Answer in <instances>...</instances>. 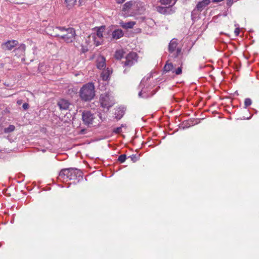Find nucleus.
<instances>
[{
	"label": "nucleus",
	"mask_w": 259,
	"mask_h": 259,
	"mask_svg": "<svg viewBox=\"0 0 259 259\" xmlns=\"http://www.w3.org/2000/svg\"><path fill=\"white\" fill-rule=\"evenodd\" d=\"M57 179L58 181L62 182H66L69 180H76L77 183H78L83 179V174L77 168H64L60 171Z\"/></svg>",
	"instance_id": "nucleus-1"
},
{
	"label": "nucleus",
	"mask_w": 259,
	"mask_h": 259,
	"mask_svg": "<svg viewBox=\"0 0 259 259\" xmlns=\"http://www.w3.org/2000/svg\"><path fill=\"white\" fill-rule=\"evenodd\" d=\"M151 75L144 77L141 80L139 85V88L141 91L138 94L140 98H148L153 96L156 91L152 90L154 84L151 82Z\"/></svg>",
	"instance_id": "nucleus-2"
},
{
	"label": "nucleus",
	"mask_w": 259,
	"mask_h": 259,
	"mask_svg": "<svg viewBox=\"0 0 259 259\" xmlns=\"http://www.w3.org/2000/svg\"><path fill=\"white\" fill-rule=\"evenodd\" d=\"M79 96L83 102L92 100L95 96V88L93 82H88L84 84L79 90Z\"/></svg>",
	"instance_id": "nucleus-3"
},
{
	"label": "nucleus",
	"mask_w": 259,
	"mask_h": 259,
	"mask_svg": "<svg viewBox=\"0 0 259 259\" xmlns=\"http://www.w3.org/2000/svg\"><path fill=\"white\" fill-rule=\"evenodd\" d=\"M54 31H55V29H54ZM66 32L67 33L62 35H60L54 32V33L52 34L51 35L54 37H59L63 39L66 43L72 42L75 39L76 35L74 28L72 27L67 28Z\"/></svg>",
	"instance_id": "nucleus-4"
},
{
	"label": "nucleus",
	"mask_w": 259,
	"mask_h": 259,
	"mask_svg": "<svg viewBox=\"0 0 259 259\" xmlns=\"http://www.w3.org/2000/svg\"><path fill=\"white\" fill-rule=\"evenodd\" d=\"M100 102L101 106L107 109H109V108L114 104L113 97L109 93H105L101 94L100 97Z\"/></svg>",
	"instance_id": "nucleus-5"
},
{
	"label": "nucleus",
	"mask_w": 259,
	"mask_h": 259,
	"mask_svg": "<svg viewBox=\"0 0 259 259\" xmlns=\"http://www.w3.org/2000/svg\"><path fill=\"white\" fill-rule=\"evenodd\" d=\"M94 119V114L90 111H84L82 113V119L85 125L90 126L93 124Z\"/></svg>",
	"instance_id": "nucleus-6"
},
{
	"label": "nucleus",
	"mask_w": 259,
	"mask_h": 259,
	"mask_svg": "<svg viewBox=\"0 0 259 259\" xmlns=\"http://www.w3.org/2000/svg\"><path fill=\"white\" fill-rule=\"evenodd\" d=\"M138 55L135 52H131L128 53L126 57L124 63V66L131 67L137 62Z\"/></svg>",
	"instance_id": "nucleus-7"
},
{
	"label": "nucleus",
	"mask_w": 259,
	"mask_h": 259,
	"mask_svg": "<svg viewBox=\"0 0 259 259\" xmlns=\"http://www.w3.org/2000/svg\"><path fill=\"white\" fill-rule=\"evenodd\" d=\"M133 4L134 3L132 1L127 2L124 4L122 12L125 17L132 16L134 15Z\"/></svg>",
	"instance_id": "nucleus-8"
},
{
	"label": "nucleus",
	"mask_w": 259,
	"mask_h": 259,
	"mask_svg": "<svg viewBox=\"0 0 259 259\" xmlns=\"http://www.w3.org/2000/svg\"><path fill=\"white\" fill-rule=\"evenodd\" d=\"M18 44V42L16 40H8L2 44V48L4 50L11 51L14 48L16 47Z\"/></svg>",
	"instance_id": "nucleus-9"
},
{
	"label": "nucleus",
	"mask_w": 259,
	"mask_h": 259,
	"mask_svg": "<svg viewBox=\"0 0 259 259\" xmlns=\"http://www.w3.org/2000/svg\"><path fill=\"white\" fill-rule=\"evenodd\" d=\"M96 66L99 69H104L106 67V59L103 56H99L96 61Z\"/></svg>",
	"instance_id": "nucleus-10"
},
{
	"label": "nucleus",
	"mask_w": 259,
	"mask_h": 259,
	"mask_svg": "<svg viewBox=\"0 0 259 259\" xmlns=\"http://www.w3.org/2000/svg\"><path fill=\"white\" fill-rule=\"evenodd\" d=\"M156 9L157 12L159 13L164 14V15H167V14H170L174 12V11L172 10V7H157Z\"/></svg>",
	"instance_id": "nucleus-11"
},
{
	"label": "nucleus",
	"mask_w": 259,
	"mask_h": 259,
	"mask_svg": "<svg viewBox=\"0 0 259 259\" xmlns=\"http://www.w3.org/2000/svg\"><path fill=\"white\" fill-rule=\"evenodd\" d=\"M124 35V32L121 29H116L112 32V40H117Z\"/></svg>",
	"instance_id": "nucleus-12"
},
{
	"label": "nucleus",
	"mask_w": 259,
	"mask_h": 259,
	"mask_svg": "<svg viewBox=\"0 0 259 259\" xmlns=\"http://www.w3.org/2000/svg\"><path fill=\"white\" fill-rule=\"evenodd\" d=\"M170 56L174 59H181L183 53L181 48H178L176 50L169 52Z\"/></svg>",
	"instance_id": "nucleus-13"
},
{
	"label": "nucleus",
	"mask_w": 259,
	"mask_h": 259,
	"mask_svg": "<svg viewBox=\"0 0 259 259\" xmlns=\"http://www.w3.org/2000/svg\"><path fill=\"white\" fill-rule=\"evenodd\" d=\"M210 0H203L198 3L196 8L199 11V12H201L207 6L210 4Z\"/></svg>",
	"instance_id": "nucleus-14"
},
{
	"label": "nucleus",
	"mask_w": 259,
	"mask_h": 259,
	"mask_svg": "<svg viewBox=\"0 0 259 259\" xmlns=\"http://www.w3.org/2000/svg\"><path fill=\"white\" fill-rule=\"evenodd\" d=\"M58 105L61 110H67L70 106L69 102L65 99H61L58 102Z\"/></svg>",
	"instance_id": "nucleus-15"
},
{
	"label": "nucleus",
	"mask_w": 259,
	"mask_h": 259,
	"mask_svg": "<svg viewBox=\"0 0 259 259\" xmlns=\"http://www.w3.org/2000/svg\"><path fill=\"white\" fill-rule=\"evenodd\" d=\"M120 26L125 29L133 28L134 25L136 24V22L134 21H129L127 22H124L121 21L119 23Z\"/></svg>",
	"instance_id": "nucleus-16"
},
{
	"label": "nucleus",
	"mask_w": 259,
	"mask_h": 259,
	"mask_svg": "<svg viewBox=\"0 0 259 259\" xmlns=\"http://www.w3.org/2000/svg\"><path fill=\"white\" fill-rule=\"evenodd\" d=\"M124 114L123 107H119L115 111V118L118 120L120 119Z\"/></svg>",
	"instance_id": "nucleus-17"
},
{
	"label": "nucleus",
	"mask_w": 259,
	"mask_h": 259,
	"mask_svg": "<svg viewBox=\"0 0 259 259\" xmlns=\"http://www.w3.org/2000/svg\"><path fill=\"white\" fill-rule=\"evenodd\" d=\"M26 49V46L24 44H21L18 48L15 49L14 52L16 55L21 56L23 55Z\"/></svg>",
	"instance_id": "nucleus-18"
},
{
	"label": "nucleus",
	"mask_w": 259,
	"mask_h": 259,
	"mask_svg": "<svg viewBox=\"0 0 259 259\" xmlns=\"http://www.w3.org/2000/svg\"><path fill=\"white\" fill-rule=\"evenodd\" d=\"M178 42L177 39L175 38H173L170 41L168 45V52H170L171 51L176 50V49L178 48L177 47Z\"/></svg>",
	"instance_id": "nucleus-19"
},
{
	"label": "nucleus",
	"mask_w": 259,
	"mask_h": 259,
	"mask_svg": "<svg viewBox=\"0 0 259 259\" xmlns=\"http://www.w3.org/2000/svg\"><path fill=\"white\" fill-rule=\"evenodd\" d=\"M111 72L112 71H110L109 68H107L106 69H104V70L101 73V77H102L103 80L106 81L108 80Z\"/></svg>",
	"instance_id": "nucleus-20"
},
{
	"label": "nucleus",
	"mask_w": 259,
	"mask_h": 259,
	"mask_svg": "<svg viewBox=\"0 0 259 259\" xmlns=\"http://www.w3.org/2000/svg\"><path fill=\"white\" fill-rule=\"evenodd\" d=\"M105 29V26H102L100 27L97 28V31L96 35L99 38H102L103 37V34Z\"/></svg>",
	"instance_id": "nucleus-21"
},
{
	"label": "nucleus",
	"mask_w": 259,
	"mask_h": 259,
	"mask_svg": "<svg viewBox=\"0 0 259 259\" xmlns=\"http://www.w3.org/2000/svg\"><path fill=\"white\" fill-rule=\"evenodd\" d=\"M76 2V0H65V5L66 8L70 9L73 7Z\"/></svg>",
	"instance_id": "nucleus-22"
},
{
	"label": "nucleus",
	"mask_w": 259,
	"mask_h": 259,
	"mask_svg": "<svg viewBox=\"0 0 259 259\" xmlns=\"http://www.w3.org/2000/svg\"><path fill=\"white\" fill-rule=\"evenodd\" d=\"M174 67L171 63H166L164 66V71L165 72L171 71L172 72Z\"/></svg>",
	"instance_id": "nucleus-23"
},
{
	"label": "nucleus",
	"mask_w": 259,
	"mask_h": 259,
	"mask_svg": "<svg viewBox=\"0 0 259 259\" xmlns=\"http://www.w3.org/2000/svg\"><path fill=\"white\" fill-rule=\"evenodd\" d=\"M195 123H193V121L192 120H186L183 122V128L184 129L185 128L189 127L193 125Z\"/></svg>",
	"instance_id": "nucleus-24"
},
{
	"label": "nucleus",
	"mask_w": 259,
	"mask_h": 259,
	"mask_svg": "<svg viewBox=\"0 0 259 259\" xmlns=\"http://www.w3.org/2000/svg\"><path fill=\"white\" fill-rule=\"evenodd\" d=\"M160 3L161 5L167 6L168 7H171L173 6L175 2L172 3V0H160Z\"/></svg>",
	"instance_id": "nucleus-25"
},
{
	"label": "nucleus",
	"mask_w": 259,
	"mask_h": 259,
	"mask_svg": "<svg viewBox=\"0 0 259 259\" xmlns=\"http://www.w3.org/2000/svg\"><path fill=\"white\" fill-rule=\"evenodd\" d=\"M123 57V52L122 50L116 51L115 54L116 59L119 60Z\"/></svg>",
	"instance_id": "nucleus-26"
},
{
	"label": "nucleus",
	"mask_w": 259,
	"mask_h": 259,
	"mask_svg": "<svg viewBox=\"0 0 259 259\" xmlns=\"http://www.w3.org/2000/svg\"><path fill=\"white\" fill-rule=\"evenodd\" d=\"M182 67L180 66L178 67L177 68H176L175 67H174V69L172 71V73H175L176 75H180L182 74Z\"/></svg>",
	"instance_id": "nucleus-27"
},
{
	"label": "nucleus",
	"mask_w": 259,
	"mask_h": 259,
	"mask_svg": "<svg viewBox=\"0 0 259 259\" xmlns=\"http://www.w3.org/2000/svg\"><path fill=\"white\" fill-rule=\"evenodd\" d=\"M15 127L13 125H10L8 127L5 128L4 132L5 133H9L13 132L15 130Z\"/></svg>",
	"instance_id": "nucleus-28"
},
{
	"label": "nucleus",
	"mask_w": 259,
	"mask_h": 259,
	"mask_svg": "<svg viewBox=\"0 0 259 259\" xmlns=\"http://www.w3.org/2000/svg\"><path fill=\"white\" fill-rule=\"evenodd\" d=\"M252 101L250 98H246L244 101V107L246 108L248 106L251 105Z\"/></svg>",
	"instance_id": "nucleus-29"
},
{
	"label": "nucleus",
	"mask_w": 259,
	"mask_h": 259,
	"mask_svg": "<svg viewBox=\"0 0 259 259\" xmlns=\"http://www.w3.org/2000/svg\"><path fill=\"white\" fill-rule=\"evenodd\" d=\"M126 159V156L125 154H121L120 156H119L118 158V160L119 161H120L121 163L124 162Z\"/></svg>",
	"instance_id": "nucleus-30"
},
{
	"label": "nucleus",
	"mask_w": 259,
	"mask_h": 259,
	"mask_svg": "<svg viewBox=\"0 0 259 259\" xmlns=\"http://www.w3.org/2000/svg\"><path fill=\"white\" fill-rule=\"evenodd\" d=\"M130 157L131 158V160L134 162H135L137 161L139 159V156L137 155L136 154H133L131 156H130Z\"/></svg>",
	"instance_id": "nucleus-31"
},
{
	"label": "nucleus",
	"mask_w": 259,
	"mask_h": 259,
	"mask_svg": "<svg viewBox=\"0 0 259 259\" xmlns=\"http://www.w3.org/2000/svg\"><path fill=\"white\" fill-rule=\"evenodd\" d=\"M122 125L121 126L117 127L113 130V132L115 134H119L122 131Z\"/></svg>",
	"instance_id": "nucleus-32"
},
{
	"label": "nucleus",
	"mask_w": 259,
	"mask_h": 259,
	"mask_svg": "<svg viewBox=\"0 0 259 259\" xmlns=\"http://www.w3.org/2000/svg\"><path fill=\"white\" fill-rule=\"evenodd\" d=\"M199 11L197 9V8L195 7V8L192 11L191 13L192 17H195L199 13H200Z\"/></svg>",
	"instance_id": "nucleus-33"
},
{
	"label": "nucleus",
	"mask_w": 259,
	"mask_h": 259,
	"mask_svg": "<svg viewBox=\"0 0 259 259\" xmlns=\"http://www.w3.org/2000/svg\"><path fill=\"white\" fill-rule=\"evenodd\" d=\"M55 29H58L62 32L66 31V29H67V28H66L65 27H62V26H57L55 27Z\"/></svg>",
	"instance_id": "nucleus-34"
},
{
	"label": "nucleus",
	"mask_w": 259,
	"mask_h": 259,
	"mask_svg": "<svg viewBox=\"0 0 259 259\" xmlns=\"http://www.w3.org/2000/svg\"><path fill=\"white\" fill-rule=\"evenodd\" d=\"M29 107V105L28 103H24L22 105V107H23V109L25 110H26L27 109H28Z\"/></svg>",
	"instance_id": "nucleus-35"
},
{
	"label": "nucleus",
	"mask_w": 259,
	"mask_h": 259,
	"mask_svg": "<svg viewBox=\"0 0 259 259\" xmlns=\"http://www.w3.org/2000/svg\"><path fill=\"white\" fill-rule=\"evenodd\" d=\"M240 33V28H236L234 30V34L236 36H237L239 35Z\"/></svg>",
	"instance_id": "nucleus-36"
},
{
	"label": "nucleus",
	"mask_w": 259,
	"mask_h": 259,
	"mask_svg": "<svg viewBox=\"0 0 259 259\" xmlns=\"http://www.w3.org/2000/svg\"><path fill=\"white\" fill-rule=\"evenodd\" d=\"M233 3V0H227V5L230 7Z\"/></svg>",
	"instance_id": "nucleus-37"
},
{
	"label": "nucleus",
	"mask_w": 259,
	"mask_h": 259,
	"mask_svg": "<svg viewBox=\"0 0 259 259\" xmlns=\"http://www.w3.org/2000/svg\"><path fill=\"white\" fill-rule=\"evenodd\" d=\"M95 44L96 45V46H98L99 45H101V43L100 41H96V40H95Z\"/></svg>",
	"instance_id": "nucleus-38"
},
{
	"label": "nucleus",
	"mask_w": 259,
	"mask_h": 259,
	"mask_svg": "<svg viewBox=\"0 0 259 259\" xmlns=\"http://www.w3.org/2000/svg\"><path fill=\"white\" fill-rule=\"evenodd\" d=\"M125 0H116V2L118 4H122L123 3Z\"/></svg>",
	"instance_id": "nucleus-39"
},
{
	"label": "nucleus",
	"mask_w": 259,
	"mask_h": 259,
	"mask_svg": "<svg viewBox=\"0 0 259 259\" xmlns=\"http://www.w3.org/2000/svg\"><path fill=\"white\" fill-rule=\"evenodd\" d=\"M17 103L18 105H20L22 103V100H18L17 102Z\"/></svg>",
	"instance_id": "nucleus-40"
},
{
	"label": "nucleus",
	"mask_w": 259,
	"mask_h": 259,
	"mask_svg": "<svg viewBox=\"0 0 259 259\" xmlns=\"http://www.w3.org/2000/svg\"><path fill=\"white\" fill-rule=\"evenodd\" d=\"M234 26H235V27L236 28H239V24H237V23H235V24H234Z\"/></svg>",
	"instance_id": "nucleus-41"
},
{
	"label": "nucleus",
	"mask_w": 259,
	"mask_h": 259,
	"mask_svg": "<svg viewBox=\"0 0 259 259\" xmlns=\"http://www.w3.org/2000/svg\"><path fill=\"white\" fill-rule=\"evenodd\" d=\"M251 117V116H249V117H247V118H244L243 119H250Z\"/></svg>",
	"instance_id": "nucleus-42"
},
{
	"label": "nucleus",
	"mask_w": 259,
	"mask_h": 259,
	"mask_svg": "<svg viewBox=\"0 0 259 259\" xmlns=\"http://www.w3.org/2000/svg\"><path fill=\"white\" fill-rule=\"evenodd\" d=\"M83 53H84L85 52V51L84 50V49H83L82 51Z\"/></svg>",
	"instance_id": "nucleus-43"
},
{
	"label": "nucleus",
	"mask_w": 259,
	"mask_h": 259,
	"mask_svg": "<svg viewBox=\"0 0 259 259\" xmlns=\"http://www.w3.org/2000/svg\"><path fill=\"white\" fill-rule=\"evenodd\" d=\"M71 183H70L69 185L67 186V188H69Z\"/></svg>",
	"instance_id": "nucleus-44"
},
{
	"label": "nucleus",
	"mask_w": 259,
	"mask_h": 259,
	"mask_svg": "<svg viewBox=\"0 0 259 259\" xmlns=\"http://www.w3.org/2000/svg\"><path fill=\"white\" fill-rule=\"evenodd\" d=\"M200 67V68H203V67L202 66H201Z\"/></svg>",
	"instance_id": "nucleus-45"
}]
</instances>
